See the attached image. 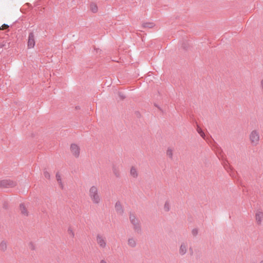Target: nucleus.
Masks as SVG:
<instances>
[{
	"mask_svg": "<svg viewBox=\"0 0 263 263\" xmlns=\"http://www.w3.org/2000/svg\"><path fill=\"white\" fill-rule=\"evenodd\" d=\"M187 249V245L186 243H182L181 247L179 248L180 254L183 255L186 253Z\"/></svg>",
	"mask_w": 263,
	"mask_h": 263,
	"instance_id": "11",
	"label": "nucleus"
},
{
	"mask_svg": "<svg viewBox=\"0 0 263 263\" xmlns=\"http://www.w3.org/2000/svg\"><path fill=\"white\" fill-rule=\"evenodd\" d=\"M88 196L92 203L96 205H99L101 202V197L99 192V189L96 185H92L88 190Z\"/></svg>",
	"mask_w": 263,
	"mask_h": 263,
	"instance_id": "1",
	"label": "nucleus"
},
{
	"mask_svg": "<svg viewBox=\"0 0 263 263\" xmlns=\"http://www.w3.org/2000/svg\"><path fill=\"white\" fill-rule=\"evenodd\" d=\"M164 210L165 211H168L169 209H170V203L168 202H165V204H164Z\"/></svg>",
	"mask_w": 263,
	"mask_h": 263,
	"instance_id": "21",
	"label": "nucleus"
},
{
	"mask_svg": "<svg viewBox=\"0 0 263 263\" xmlns=\"http://www.w3.org/2000/svg\"><path fill=\"white\" fill-rule=\"evenodd\" d=\"M255 218H256L257 223L260 224L263 219V213L261 211H257L255 215Z\"/></svg>",
	"mask_w": 263,
	"mask_h": 263,
	"instance_id": "7",
	"label": "nucleus"
},
{
	"mask_svg": "<svg viewBox=\"0 0 263 263\" xmlns=\"http://www.w3.org/2000/svg\"><path fill=\"white\" fill-rule=\"evenodd\" d=\"M100 263H107L106 261L105 260H101L100 261Z\"/></svg>",
	"mask_w": 263,
	"mask_h": 263,
	"instance_id": "25",
	"label": "nucleus"
},
{
	"mask_svg": "<svg viewBox=\"0 0 263 263\" xmlns=\"http://www.w3.org/2000/svg\"><path fill=\"white\" fill-rule=\"evenodd\" d=\"M1 184L6 187H10L15 186L16 182L10 180H5L1 182Z\"/></svg>",
	"mask_w": 263,
	"mask_h": 263,
	"instance_id": "6",
	"label": "nucleus"
},
{
	"mask_svg": "<svg viewBox=\"0 0 263 263\" xmlns=\"http://www.w3.org/2000/svg\"><path fill=\"white\" fill-rule=\"evenodd\" d=\"M70 149H71V153L74 157L76 158H78L79 157L80 154V148L77 144H71V147H70Z\"/></svg>",
	"mask_w": 263,
	"mask_h": 263,
	"instance_id": "4",
	"label": "nucleus"
},
{
	"mask_svg": "<svg viewBox=\"0 0 263 263\" xmlns=\"http://www.w3.org/2000/svg\"><path fill=\"white\" fill-rule=\"evenodd\" d=\"M89 8H90V10L93 13H96L98 11V7L96 5V4L92 3L90 4V6H89Z\"/></svg>",
	"mask_w": 263,
	"mask_h": 263,
	"instance_id": "14",
	"label": "nucleus"
},
{
	"mask_svg": "<svg viewBox=\"0 0 263 263\" xmlns=\"http://www.w3.org/2000/svg\"><path fill=\"white\" fill-rule=\"evenodd\" d=\"M196 130H197L198 134L200 135V136H201V137L202 138H203V139H205V135L203 133V130H202L201 127L198 126L197 128H196Z\"/></svg>",
	"mask_w": 263,
	"mask_h": 263,
	"instance_id": "19",
	"label": "nucleus"
},
{
	"mask_svg": "<svg viewBox=\"0 0 263 263\" xmlns=\"http://www.w3.org/2000/svg\"><path fill=\"white\" fill-rule=\"evenodd\" d=\"M56 179L58 182V183H59V186L62 189L64 188V184L63 182L62 181V179L61 175L59 173H57L56 174Z\"/></svg>",
	"mask_w": 263,
	"mask_h": 263,
	"instance_id": "9",
	"label": "nucleus"
},
{
	"mask_svg": "<svg viewBox=\"0 0 263 263\" xmlns=\"http://www.w3.org/2000/svg\"><path fill=\"white\" fill-rule=\"evenodd\" d=\"M67 232L70 237L73 238L74 237V233L71 227H68Z\"/></svg>",
	"mask_w": 263,
	"mask_h": 263,
	"instance_id": "15",
	"label": "nucleus"
},
{
	"mask_svg": "<svg viewBox=\"0 0 263 263\" xmlns=\"http://www.w3.org/2000/svg\"><path fill=\"white\" fill-rule=\"evenodd\" d=\"M260 87H261L262 93L263 95V78L261 80V81H260Z\"/></svg>",
	"mask_w": 263,
	"mask_h": 263,
	"instance_id": "24",
	"label": "nucleus"
},
{
	"mask_svg": "<svg viewBox=\"0 0 263 263\" xmlns=\"http://www.w3.org/2000/svg\"><path fill=\"white\" fill-rule=\"evenodd\" d=\"M143 27L144 28H154L155 24L152 22L144 23L142 24Z\"/></svg>",
	"mask_w": 263,
	"mask_h": 263,
	"instance_id": "10",
	"label": "nucleus"
},
{
	"mask_svg": "<svg viewBox=\"0 0 263 263\" xmlns=\"http://www.w3.org/2000/svg\"><path fill=\"white\" fill-rule=\"evenodd\" d=\"M44 175L46 179H50V174L49 172L47 171L44 172Z\"/></svg>",
	"mask_w": 263,
	"mask_h": 263,
	"instance_id": "22",
	"label": "nucleus"
},
{
	"mask_svg": "<svg viewBox=\"0 0 263 263\" xmlns=\"http://www.w3.org/2000/svg\"><path fill=\"white\" fill-rule=\"evenodd\" d=\"M166 155L168 157H169L170 158H172L173 156V151L171 148H168L166 151Z\"/></svg>",
	"mask_w": 263,
	"mask_h": 263,
	"instance_id": "20",
	"label": "nucleus"
},
{
	"mask_svg": "<svg viewBox=\"0 0 263 263\" xmlns=\"http://www.w3.org/2000/svg\"><path fill=\"white\" fill-rule=\"evenodd\" d=\"M260 263H263V261H260Z\"/></svg>",
	"mask_w": 263,
	"mask_h": 263,
	"instance_id": "28",
	"label": "nucleus"
},
{
	"mask_svg": "<svg viewBox=\"0 0 263 263\" xmlns=\"http://www.w3.org/2000/svg\"><path fill=\"white\" fill-rule=\"evenodd\" d=\"M116 213L117 214H121L122 213H123V209H122L121 208V206L120 205V204H118L117 203H116Z\"/></svg>",
	"mask_w": 263,
	"mask_h": 263,
	"instance_id": "16",
	"label": "nucleus"
},
{
	"mask_svg": "<svg viewBox=\"0 0 263 263\" xmlns=\"http://www.w3.org/2000/svg\"><path fill=\"white\" fill-rule=\"evenodd\" d=\"M20 208L21 213L22 214H23L25 216H27L28 215V212H27L26 208L24 204L21 203L20 204Z\"/></svg>",
	"mask_w": 263,
	"mask_h": 263,
	"instance_id": "12",
	"label": "nucleus"
},
{
	"mask_svg": "<svg viewBox=\"0 0 263 263\" xmlns=\"http://www.w3.org/2000/svg\"><path fill=\"white\" fill-rule=\"evenodd\" d=\"M192 232H193V234H195L197 233V231L196 230H193V231H192Z\"/></svg>",
	"mask_w": 263,
	"mask_h": 263,
	"instance_id": "26",
	"label": "nucleus"
},
{
	"mask_svg": "<svg viewBox=\"0 0 263 263\" xmlns=\"http://www.w3.org/2000/svg\"><path fill=\"white\" fill-rule=\"evenodd\" d=\"M8 27H9V26L8 25H7V24H3V25L1 27V30H4V29H6V28H7Z\"/></svg>",
	"mask_w": 263,
	"mask_h": 263,
	"instance_id": "23",
	"label": "nucleus"
},
{
	"mask_svg": "<svg viewBox=\"0 0 263 263\" xmlns=\"http://www.w3.org/2000/svg\"><path fill=\"white\" fill-rule=\"evenodd\" d=\"M120 97L121 99H123L124 98V97L123 96H120Z\"/></svg>",
	"mask_w": 263,
	"mask_h": 263,
	"instance_id": "27",
	"label": "nucleus"
},
{
	"mask_svg": "<svg viewBox=\"0 0 263 263\" xmlns=\"http://www.w3.org/2000/svg\"><path fill=\"white\" fill-rule=\"evenodd\" d=\"M128 245L131 248L135 247L136 245V241L135 239L133 238H129L128 240Z\"/></svg>",
	"mask_w": 263,
	"mask_h": 263,
	"instance_id": "13",
	"label": "nucleus"
},
{
	"mask_svg": "<svg viewBox=\"0 0 263 263\" xmlns=\"http://www.w3.org/2000/svg\"><path fill=\"white\" fill-rule=\"evenodd\" d=\"M96 241L101 249H105L107 246L106 239L101 234H98L96 237Z\"/></svg>",
	"mask_w": 263,
	"mask_h": 263,
	"instance_id": "3",
	"label": "nucleus"
},
{
	"mask_svg": "<svg viewBox=\"0 0 263 263\" xmlns=\"http://www.w3.org/2000/svg\"><path fill=\"white\" fill-rule=\"evenodd\" d=\"M249 139L251 144L256 146L258 144L259 141V134L257 130H253L251 132L249 135Z\"/></svg>",
	"mask_w": 263,
	"mask_h": 263,
	"instance_id": "2",
	"label": "nucleus"
},
{
	"mask_svg": "<svg viewBox=\"0 0 263 263\" xmlns=\"http://www.w3.org/2000/svg\"><path fill=\"white\" fill-rule=\"evenodd\" d=\"M130 175L133 177L134 178H136L137 176V172L136 169L132 167L130 170Z\"/></svg>",
	"mask_w": 263,
	"mask_h": 263,
	"instance_id": "18",
	"label": "nucleus"
},
{
	"mask_svg": "<svg viewBox=\"0 0 263 263\" xmlns=\"http://www.w3.org/2000/svg\"><path fill=\"white\" fill-rule=\"evenodd\" d=\"M35 45V41L34 40V35L33 32H30L28 36V47L29 49H32Z\"/></svg>",
	"mask_w": 263,
	"mask_h": 263,
	"instance_id": "5",
	"label": "nucleus"
},
{
	"mask_svg": "<svg viewBox=\"0 0 263 263\" xmlns=\"http://www.w3.org/2000/svg\"><path fill=\"white\" fill-rule=\"evenodd\" d=\"M130 220L134 224L135 228L136 229L138 228L139 226V220L136 218V216L134 215L131 214L130 216Z\"/></svg>",
	"mask_w": 263,
	"mask_h": 263,
	"instance_id": "8",
	"label": "nucleus"
},
{
	"mask_svg": "<svg viewBox=\"0 0 263 263\" xmlns=\"http://www.w3.org/2000/svg\"><path fill=\"white\" fill-rule=\"evenodd\" d=\"M0 247L2 251H5L7 249V242L3 240L1 243Z\"/></svg>",
	"mask_w": 263,
	"mask_h": 263,
	"instance_id": "17",
	"label": "nucleus"
}]
</instances>
